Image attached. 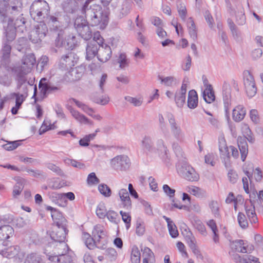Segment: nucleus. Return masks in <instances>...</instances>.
Returning <instances> with one entry per match:
<instances>
[{"mask_svg": "<svg viewBox=\"0 0 263 263\" xmlns=\"http://www.w3.org/2000/svg\"><path fill=\"white\" fill-rule=\"evenodd\" d=\"M52 218L55 225L52 227L50 237L52 240L59 242V244L57 245L58 250H65L66 251L68 246L64 242L67 234L66 229L64 224L65 219L63 217L62 214L58 211H54L52 214Z\"/></svg>", "mask_w": 263, "mask_h": 263, "instance_id": "nucleus-1", "label": "nucleus"}, {"mask_svg": "<svg viewBox=\"0 0 263 263\" xmlns=\"http://www.w3.org/2000/svg\"><path fill=\"white\" fill-rule=\"evenodd\" d=\"M92 1L87 0L82 8V11L90 18L92 26H97L100 29H104L108 23V15L99 5L93 4L89 9H87L88 4Z\"/></svg>", "mask_w": 263, "mask_h": 263, "instance_id": "nucleus-2", "label": "nucleus"}, {"mask_svg": "<svg viewBox=\"0 0 263 263\" xmlns=\"http://www.w3.org/2000/svg\"><path fill=\"white\" fill-rule=\"evenodd\" d=\"M240 128L244 137H238L237 143L241 154V159L242 161H244L248 153V146L246 139L250 141H252L253 138L251 130L248 124L241 123L240 125Z\"/></svg>", "mask_w": 263, "mask_h": 263, "instance_id": "nucleus-3", "label": "nucleus"}, {"mask_svg": "<svg viewBox=\"0 0 263 263\" xmlns=\"http://www.w3.org/2000/svg\"><path fill=\"white\" fill-rule=\"evenodd\" d=\"M30 13L33 20L39 21L49 13V5L45 1H35L31 6Z\"/></svg>", "mask_w": 263, "mask_h": 263, "instance_id": "nucleus-4", "label": "nucleus"}, {"mask_svg": "<svg viewBox=\"0 0 263 263\" xmlns=\"http://www.w3.org/2000/svg\"><path fill=\"white\" fill-rule=\"evenodd\" d=\"M15 6L8 5L7 2L3 1L0 2V20L2 22L6 21L7 18L11 19V16L16 15L21 12L22 3L16 1Z\"/></svg>", "mask_w": 263, "mask_h": 263, "instance_id": "nucleus-5", "label": "nucleus"}, {"mask_svg": "<svg viewBox=\"0 0 263 263\" xmlns=\"http://www.w3.org/2000/svg\"><path fill=\"white\" fill-rule=\"evenodd\" d=\"M35 62V58L33 54L26 55L22 59L21 65L14 67L13 71L17 76L21 77L31 72Z\"/></svg>", "mask_w": 263, "mask_h": 263, "instance_id": "nucleus-6", "label": "nucleus"}, {"mask_svg": "<svg viewBox=\"0 0 263 263\" xmlns=\"http://www.w3.org/2000/svg\"><path fill=\"white\" fill-rule=\"evenodd\" d=\"M92 236L97 243V247L105 249L107 243V233L104 227L101 224H96L92 231Z\"/></svg>", "mask_w": 263, "mask_h": 263, "instance_id": "nucleus-7", "label": "nucleus"}, {"mask_svg": "<svg viewBox=\"0 0 263 263\" xmlns=\"http://www.w3.org/2000/svg\"><path fill=\"white\" fill-rule=\"evenodd\" d=\"M74 27L78 34L84 40H88L92 37V32L88 23L82 17H79L76 19Z\"/></svg>", "mask_w": 263, "mask_h": 263, "instance_id": "nucleus-8", "label": "nucleus"}, {"mask_svg": "<svg viewBox=\"0 0 263 263\" xmlns=\"http://www.w3.org/2000/svg\"><path fill=\"white\" fill-rule=\"evenodd\" d=\"M48 32L46 24L41 22L30 32L29 39L34 43H37L46 36Z\"/></svg>", "mask_w": 263, "mask_h": 263, "instance_id": "nucleus-9", "label": "nucleus"}, {"mask_svg": "<svg viewBox=\"0 0 263 263\" xmlns=\"http://www.w3.org/2000/svg\"><path fill=\"white\" fill-rule=\"evenodd\" d=\"M165 116L170 124L172 135L177 140H181L183 137V134L181 128L177 124L174 115L170 112H166Z\"/></svg>", "mask_w": 263, "mask_h": 263, "instance_id": "nucleus-10", "label": "nucleus"}, {"mask_svg": "<svg viewBox=\"0 0 263 263\" xmlns=\"http://www.w3.org/2000/svg\"><path fill=\"white\" fill-rule=\"evenodd\" d=\"M182 177L190 181H197L199 179V174L195 169L187 164H183L179 170Z\"/></svg>", "mask_w": 263, "mask_h": 263, "instance_id": "nucleus-11", "label": "nucleus"}, {"mask_svg": "<svg viewBox=\"0 0 263 263\" xmlns=\"http://www.w3.org/2000/svg\"><path fill=\"white\" fill-rule=\"evenodd\" d=\"M110 163L114 168L124 170L129 167L130 160L126 155H118L111 159Z\"/></svg>", "mask_w": 263, "mask_h": 263, "instance_id": "nucleus-12", "label": "nucleus"}, {"mask_svg": "<svg viewBox=\"0 0 263 263\" xmlns=\"http://www.w3.org/2000/svg\"><path fill=\"white\" fill-rule=\"evenodd\" d=\"M244 85L246 92L250 98L254 97L257 92L254 78L249 72L245 74L244 77Z\"/></svg>", "mask_w": 263, "mask_h": 263, "instance_id": "nucleus-13", "label": "nucleus"}, {"mask_svg": "<svg viewBox=\"0 0 263 263\" xmlns=\"http://www.w3.org/2000/svg\"><path fill=\"white\" fill-rule=\"evenodd\" d=\"M229 12L232 16L235 17L236 22L238 25H243L245 24L246 17L243 9L241 5L232 7Z\"/></svg>", "mask_w": 263, "mask_h": 263, "instance_id": "nucleus-14", "label": "nucleus"}, {"mask_svg": "<svg viewBox=\"0 0 263 263\" xmlns=\"http://www.w3.org/2000/svg\"><path fill=\"white\" fill-rule=\"evenodd\" d=\"M68 109L72 117L79 123L89 125H92L93 124L91 120L72 107L69 106Z\"/></svg>", "mask_w": 263, "mask_h": 263, "instance_id": "nucleus-15", "label": "nucleus"}, {"mask_svg": "<svg viewBox=\"0 0 263 263\" xmlns=\"http://www.w3.org/2000/svg\"><path fill=\"white\" fill-rule=\"evenodd\" d=\"M185 240L194 255L198 258L202 259L203 256L197 246L196 238L191 232H189L185 236Z\"/></svg>", "mask_w": 263, "mask_h": 263, "instance_id": "nucleus-16", "label": "nucleus"}, {"mask_svg": "<svg viewBox=\"0 0 263 263\" xmlns=\"http://www.w3.org/2000/svg\"><path fill=\"white\" fill-rule=\"evenodd\" d=\"M68 248L63 251H58L57 255L47 254L48 258L51 261H57V263H70L71 262V258L69 255L65 253L67 251Z\"/></svg>", "mask_w": 263, "mask_h": 263, "instance_id": "nucleus-17", "label": "nucleus"}, {"mask_svg": "<svg viewBox=\"0 0 263 263\" xmlns=\"http://www.w3.org/2000/svg\"><path fill=\"white\" fill-rule=\"evenodd\" d=\"M112 51L110 47L106 44L99 46L97 58L99 61L105 63L111 58Z\"/></svg>", "mask_w": 263, "mask_h": 263, "instance_id": "nucleus-18", "label": "nucleus"}, {"mask_svg": "<svg viewBox=\"0 0 263 263\" xmlns=\"http://www.w3.org/2000/svg\"><path fill=\"white\" fill-rule=\"evenodd\" d=\"M188 82L184 80L182 82L180 90L175 94V100L178 107H181L185 102V94L187 90Z\"/></svg>", "mask_w": 263, "mask_h": 263, "instance_id": "nucleus-19", "label": "nucleus"}, {"mask_svg": "<svg viewBox=\"0 0 263 263\" xmlns=\"http://www.w3.org/2000/svg\"><path fill=\"white\" fill-rule=\"evenodd\" d=\"M231 246L236 251L243 253H250L254 250L253 245H248L242 240L233 241Z\"/></svg>", "mask_w": 263, "mask_h": 263, "instance_id": "nucleus-20", "label": "nucleus"}, {"mask_svg": "<svg viewBox=\"0 0 263 263\" xmlns=\"http://www.w3.org/2000/svg\"><path fill=\"white\" fill-rule=\"evenodd\" d=\"M118 197L120 201L121 207L127 210L131 208L132 201L126 189H120L118 192Z\"/></svg>", "mask_w": 263, "mask_h": 263, "instance_id": "nucleus-21", "label": "nucleus"}, {"mask_svg": "<svg viewBox=\"0 0 263 263\" xmlns=\"http://www.w3.org/2000/svg\"><path fill=\"white\" fill-rule=\"evenodd\" d=\"M72 101L78 108H80L83 111L92 117L93 119L98 121H100L102 119V117L100 115L93 114L95 111L93 108L75 99H72Z\"/></svg>", "mask_w": 263, "mask_h": 263, "instance_id": "nucleus-22", "label": "nucleus"}, {"mask_svg": "<svg viewBox=\"0 0 263 263\" xmlns=\"http://www.w3.org/2000/svg\"><path fill=\"white\" fill-rule=\"evenodd\" d=\"M219 149L220 153V157L224 160L226 165L229 164L230 162L229 148L227 146L226 141L223 137H221L219 139Z\"/></svg>", "mask_w": 263, "mask_h": 263, "instance_id": "nucleus-23", "label": "nucleus"}, {"mask_svg": "<svg viewBox=\"0 0 263 263\" xmlns=\"http://www.w3.org/2000/svg\"><path fill=\"white\" fill-rule=\"evenodd\" d=\"M158 80L161 85L167 87H174L179 84V81L174 76L163 77L158 76Z\"/></svg>", "mask_w": 263, "mask_h": 263, "instance_id": "nucleus-24", "label": "nucleus"}, {"mask_svg": "<svg viewBox=\"0 0 263 263\" xmlns=\"http://www.w3.org/2000/svg\"><path fill=\"white\" fill-rule=\"evenodd\" d=\"M76 60L74 58V55L72 52H69L68 54L63 56L60 60V64L65 68H71L74 66L76 63Z\"/></svg>", "mask_w": 263, "mask_h": 263, "instance_id": "nucleus-25", "label": "nucleus"}, {"mask_svg": "<svg viewBox=\"0 0 263 263\" xmlns=\"http://www.w3.org/2000/svg\"><path fill=\"white\" fill-rule=\"evenodd\" d=\"M246 115V109L244 106L241 105L236 106L233 109L232 118L235 122H240L242 121Z\"/></svg>", "mask_w": 263, "mask_h": 263, "instance_id": "nucleus-26", "label": "nucleus"}, {"mask_svg": "<svg viewBox=\"0 0 263 263\" xmlns=\"http://www.w3.org/2000/svg\"><path fill=\"white\" fill-rule=\"evenodd\" d=\"M246 213L251 223H256L258 222V218L255 210L253 203L245 205Z\"/></svg>", "mask_w": 263, "mask_h": 263, "instance_id": "nucleus-27", "label": "nucleus"}, {"mask_svg": "<svg viewBox=\"0 0 263 263\" xmlns=\"http://www.w3.org/2000/svg\"><path fill=\"white\" fill-rule=\"evenodd\" d=\"M187 31L190 37L193 40L197 39V28L192 17H189L186 21Z\"/></svg>", "mask_w": 263, "mask_h": 263, "instance_id": "nucleus-28", "label": "nucleus"}, {"mask_svg": "<svg viewBox=\"0 0 263 263\" xmlns=\"http://www.w3.org/2000/svg\"><path fill=\"white\" fill-rule=\"evenodd\" d=\"M115 63L119 65V68L124 69L129 66V60L125 53L119 52L116 56Z\"/></svg>", "mask_w": 263, "mask_h": 263, "instance_id": "nucleus-29", "label": "nucleus"}, {"mask_svg": "<svg viewBox=\"0 0 263 263\" xmlns=\"http://www.w3.org/2000/svg\"><path fill=\"white\" fill-rule=\"evenodd\" d=\"M24 263H45L44 257L40 254L32 252L28 254Z\"/></svg>", "mask_w": 263, "mask_h": 263, "instance_id": "nucleus-30", "label": "nucleus"}, {"mask_svg": "<svg viewBox=\"0 0 263 263\" xmlns=\"http://www.w3.org/2000/svg\"><path fill=\"white\" fill-rule=\"evenodd\" d=\"M99 48L96 43L89 42L86 48V58L87 60L92 59L98 53Z\"/></svg>", "mask_w": 263, "mask_h": 263, "instance_id": "nucleus-31", "label": "nucleus"}, {"mask_svg": "<svg viewBox=\"0 0 263 263\" xmlns=\"http://www.w3.org/2000/svg\"><path fill=\"white\" fill-rule=\"evenodd\" d=\"M13 234V228L9 225H4L0 227V240H5L12 236Z\"/></svg>", "mask_w": 263, "mask_h": 263, "instance_id": "nucleus-32", "label": "nucleus"}, {"mask_svg": "<svg viewBox=\"0 0 263 263\" xmlns=\"http://www.w3.org/2000/svg\"><path fill=\"white\" fill-rule=\"evenodd\" d=\"M12 22L13 21L11 19L8 20V25L5 29V35L6 40L8 42L12 41L16 36V30L15 28H13Z\"/></svg>", "mask_w": 263, "mask_h": 263, "instance_id": "nucleus-33", "label": "nucleus"}, {"mask_svg": "<svg viewBox=\"0 0 263 263\" xmlns=\"http://www.w3.org/2000/svg\"><path fill=\"white\" fill-rule=\"evenodd\" d=\"M11 95L12 97H15V105L12 108L11 112L13 115H16L22 104L25 101V97L18 93H12Z\"/></svg>", "mask_w": 263, "mask_h": 263, "instance_id": "nucleus-34", "label": "nucleus"}, {"mask_svg": "<svg viewBox=\"0 0 263 263\" xmlns=\"http://www.w3.org/2000/svg\"><path fill=\"white\" fill-rule=\"evenodd\" d=\"M205 87L203 92V97L206 103H211L215 100L214 93L211 85L205 84Z\"/></svg>", "mask_w": 263, "mask_h": 263, "instance_id": "nucleus-35", "label": "nucleus"}, {"mask_svg": "<svg viewBox=\"0 0 263 263\" xmlns=\"http://www.w3.org/2000/svg\"><path fill=\"white\" fill-rule=\"evenodd\" d=\"M198 105V96L194 90L189 91L187 98V106L190 108H195Z\"/></svg>", "mask_w": 263, "mask_h": 263, "instance_id": "nucleus-36", "label": "nucleus"}, {"mask_svg": "<svg viewBox=\"0 0 263 263\" xmlns=\"http://www.w3.org/2000/svg\"><path fill=\"white\" fill-rule=\"evenodd\" d=\"M14 179L16 182V184L13 187V196L14 198H16L21 194L23 189V183L25 182V180L24 179L20 177H16Z\"/></svg>", "mask_w": 263, "mask_h": 263, "instance_id": "nucleus-37", "label": "nucleus"}, {"mask_svg": "<svg viewBox=\"0 0 263 263\" xmlns=\"http://www.w3.org/2000/svg\"><path fill=\"white\" fill-rule=\"evenodd\" d=\"M152 151L158 154L159 156H164L166 155L167 147L165 145L162 139H159L157 140L156 147L153 148Z\"/></svg>", "mask_w": 263, "mask_h": 263, "instance_id": "nucleus-38", "label": "nucleus"}, {"mask_svg": "<svg viewBox=\"0 0 263 263\" xmlns=\"http://www.w3.org/2000/svg\"><path fill=\"white\" fill-rule=\"evenodd\" d=\"M82 239L84 241L86 246L89 249H93L95 247H97V243L94 239L93 237L86 232H84L82 235Z\"/></svg>", "mask_w": 263, "mask_h": 263, "instance_id": "nucleus-39", "label": "nucleus"}, {"mask_svg": "<svg viewBox=\"0 0 263 263\" xmlns=\"http://www.w3.org/2000/svg\"><path fill=\"white\" fill-rule=\"evenodd\" d=\"M163 218L166 220L170 235L173 238H176L178 236V231L174 222L169 218L164 216Z\"/></svg>", "mask_w": 263, "mask_h": 263, "instance_id": "nucleus-40", "label": "nucleus"}, {"mask_svg": "<svg viewBox=\"0 0 263 263\" xmlns=\"http://www.w3.org/2000/svg\"><path fill=\"white\" fill-rule=\"evenodd\" d=\"M46 78H43L40 82L39 88L41 89V92L44 95L49 93L51 91L57 89L56 87H52L48 83H47Z\"/></svg>", "mask_w": 263, "mask_h": 263, "instance_id": "nucleus-41", "label": "nucleus"}, {"mask_svg": "<svg viewBox=\"0 0 263 263\" xmlns=\"http://www.w3.org/2000/svg\"><path fill=\"white\" fill-rule=\"evenodd\" d=\"M44 22L45 24H47L51 29H56L58 26V21L56 17L50 15L49 13L45 16V18H43Z\"/></svg>", "mask_w": 263, "mask_h": 263, "instance_id": "nucleus-42", "label": "nucleus"}, {"mask_svg": "<svg viewBox=\"0 0 263 263\" xmlns=\"http://www.w3.org/2000/svg\"><path fill=\"white\" fill-rule=\"evenodd\" d=\"M63 161L66 165L68 166H72L75 168L80 170L84 169L85 168V165L84 163L75 159L65 158L64 159Z\"/></svg>", "mask_w": 263, "mask_h": 263, "instance_id": "nucleus-43", "label": "nucleus"}, {"mask_svg": "<svg viewBox=\"0 0 263 263\" xmlns=\"http://www.w3.org/2000/svg\"><path fill=\"white\" fill-rule=\"evenodd\" d=\"M143 252V263H149L154 259V255L152 250L148 247H144L142 249Z\"/></svg>", "mask_w": 263, "mask_h": 263, "instance_id": "nucleus-44", "label": "nucleus"}, {"mask_svg": "<svg viewBox=\"0 0 263 263\" xmlns=\"http://www.w3.org/2000/svg\"><path fill=\"white\" fill-rule=\"evenodd\" d=\"M186 190L190 194L198 198L201 197L204 195L203 191L198 186L190 185L186 187Z\"/></svg>", "mask_w": 263, "mask_h": 263, "instance_id": "nucleus-45", "label": "nucleus"}, {"mask_svg": "<svg viewBox=\"0 0 263 263\" xmlns=\"http://www.w3.org/2000/svg\"><path fill=\"white\" fill-rule=\"evenodd\" d=\"M20 250V248L18 246H11L6 249L4 255L8 258H13L18 256Z\"/></svg>", "mask_w": 263, "mask_h": 263, "instance_id": "nucleus-46", "label": "nucleus"}, {"mask_svg": "<svg viewBox=\"0 0 263 263\" xmlns=\"http://www.w3.org/2000/svg\"><path fill=\"white\" fill-rule=\"evenodd\" d=\"M96 213L99 218L104 219L107 213L105 204L103 202L99 203L96 208Z\"/></svg>", "mask_w": 263, "mask_h": 263, "instance_id": "nucleus-47", "label": "nucleus"}, {"mask_svg": "<svg viewBox=\"0 0 263 263\" xmlns=\"http://www.w3.org/2000/svg\"><path fill=\"white\" fill-rule=\"evenodd\" d=\"M125 100L135 106H140L142 105L143 101L142 96H139L135 97H126Z\"/></svg>", "mask_w": 263, "mask_h": 263, "instance_id": "nucleus-48", "label": "nucleus"}, {"mask_svg": "<svg viewBox=\"0 0 263 263\" xmlns=\"http://www.w3.org/2000/svg\"><path fill=\"white\" fill-rule=\"evenodd\" d=\"M140 253L137 246H133L132 249L131 261L132 263H140Z\"/></svg>", "mask_w": 263, "mask_h": 263, "instance_id": "nucleus-49", "label": "nucleus"}, {"mask_svg": "<svg viewBox=\"0 0 263 263\" xmlns=\"http://www.w3.org/2000/svg\"><path fill=\"white\" fill-rule=\"evenodd\" d=\"M72 77L71 81H74L79 80L83 74V69L81 67H76L70 72Z\"/></svg>", "mask_w": 263, "mask_h": 263, "instance_id": "nucleus-50", "label": "nucleus"}, {"mask_svg": "<svg viewBox=\"0 0 263 263\" xmlns=\"http://www.w3.org/2000/svg\"><path fill=\"white\" fill-rule=\"evenodd\" d=\"M177 9L180 17L182 21H185L187 15V11L185 5L180 2H178Z\"/></svg>", "mask_w": 263, "mask_h": 263, "instance_id": "nucleus-51", "label": "nucleus"}, {"mask_svg": "<svg viewBox=\"0 0 263 263\" xmlns=\"http://www.w3.org/2000/svg\"><path fill=\"white\" fill-rule=\"evenodd\" d=\"M12 24L13 28H15V30L17 29L22 32H23L24 30L25 29V21L24 17H21L20 18L16 19L15 23L13 24L12 22Z\"/></svg>", "mask_w": 263, "mask_h": 263, "instance_id": "nucleus-52", "label": "nucleus"}, {"mask_svg": "<svg viewBox=\"0 0 263 263\" xmlns=\"http://www.w3.org/2000/svg\"><path fill=\"white\" fill-rule=\"evenodd\" d=\"M249 116L251 121L255 124H259L260 122V117L257 110L253 109L250 111Z\"/></svg>", "mask_w": 263, "mask_h": 263, "instance_id": "nucleus-53", "label": "nucleus"}, {"mask_svg": "<svg viewBox=\"0 0 263 263\" xmlns=\"http://www.w3.org/2000/svg\"><path fill=\"white\" fill-rule=\"evenodd\" d=\"M93 101L97 104L104 105L109 102V98L106 95H103L101 97H99L98 95H94L93 97Z\"/></svg>", "mask_w": 263, "mask_h": 263, "instance_id": "nucleus-54", "label": "nucleus"}, {"mask_svg": "<svg viewBox=\"0 0 263 263\" xmlns=\"http://www.w3.org/2000/svg\"><path fill=\"white\" fill-rule=\"evenodd\" d=\"M195 229L203 236L207 235V232L204 225L199 220H197L194 221V223Z\"/></svg>", "mask_w": 263, "mask_h": 263, "instance_id": "nucleus-55", "label": "nucleus"}, {"mask_svg": "<svg viewBox=\"0 0 263 263\" xmlns=\"http://www.w3.org/2000/svg\"><path fill=\"white\" fill-rule=\"evenodd\" d=\"M209 207L213 214L215 216L219 215V204L217 201L211 200L209 201Z\"/></svg>", "mask_w": 263, "mask_h": 263, "instance_id": "nucleus-56", "label": "nucleus"}, {"mask_svg": "<svg viewBox=\"0 0 263 263\" xmlns=\"http://www.w3.org/2000/svg\"><path fill=\"white\" fill-rule=\"evenodd\" d=\"M237 221L239 226L242 229H246L248 227V222L246 216L242 213L239 212L237 216Z\"/></svg>", "mask_w": 263, "mask_h": 263, "instance_id": "nucleus-57", "label": "nucleus"}, {"mask_svg": "<svg viewBox=\"0 0 263 263\" xmlns=\"http://www.w3.org/2000/svg\"><path fill=\"white\" fill-rule=\"evenodd\" d=\"M98 190L104 197H109L111 196V191L105 184H101L98 186Z\"/></svg>", "mask_w": 263, "mask_h": 263, "instance_id": "nucleus-58", "label": "nucleus"}, {"mask_svg": "<svg viewBox=\"0 0 263 263\" xmlns=\"http://www.w3.org/2000/svg\"><path fill=\"white\" fill-rule=\"evenodd\" d=\"M77 41L75 36L73 35H69L65 39V41L64 42V44H66L67 47L68 48L72 49L76 45H77Z\"/></svg>", "mask_w": 263, "mask_h": 263, "instance_id": "nucleus-59", "label": "nucleus"}, {"mask_svg": "<svg viewBox=\"0 0 263 263\" xmlns=\"http://www.w3.org/2000/svg\"><path fill=\"white\" fill-rule=\"evenodd\" d=\"M86 182L88 185L92 186L98 184L100 182V180L96 174L92 172L88 175Z\"/></svg>", "mask_w": 263, "mask_h": 263, "instance_id": "nucleus-60", "label": "nucleus"}, {"mask_svg": "<svg viewBox=\"0 0 263 263\" xmlns=\"http://www.w3.org/2000/svg\"><path fill=\"white\" fill-rule=\"evenodd\" d=\"M145 232L144 222L141 220H137L136 222V233L138 236H142Z\"/></svg>", "mask_w": 263, "mask_h": 263, "instance_id": "nucleus-61", "label": "nucleus"}, {"mask_svg": "<svg viewBox=\"0 0 263 263\" xmlns=\"http://www.w3.org/2000/svg\"><path fill=\"white\" fill-rule=\"evenodd\" d=\"M239 259L242 263H260L259 259L252 255H245Z\"/></svg>", "mask_w": 263, "mask_h": 263, "instance_id": "nucleus-62", "label": "nucleus"}, {"mask_svg": "<svg viewBox=\"0 0 263 263\" xmlns=\"http://www.w3.org/2000/svg\"><path fill=\"white\" fill-rule=\"evenodd\" d=\"M53 124H52L48 120H45L39 129V134L42 135L47 131L53 129Z\"/></svg>", "mask_w": 263, "mask_h": 263, "instance_id": "nucleus-63", "label": "nucleus"}, {"mask_svg": "<svg viewBox=\"0 0 263 263\" xmlns=\"http://www.w3.org/2000/svg\"><path fill=\"white\" fill-rule=\"evenodd\" d=\"M64 185L63 181H60L58 179L52 180L48 184L49 187L53 190L59 189Z\"/></svg>", "mask_w": 263, "mask_h": 263, "instance_id": "nucleus-64", "label": "nucleus"}]
</instances>
